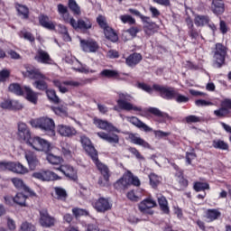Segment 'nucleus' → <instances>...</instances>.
<instances>
[{
    "mask_svg": "<svg viewBox=\"0 0 231 231\" xmlns=\"http://www.w3.org/2000/svg\"><path fill=\"white\" fill-rule=\"evenodd\" d=\"M196 192H201V190H210V185L207 182H195L193 186Z\"/></svg>",
    "mask_w": 231,
    "mask_h": 231,
    "instance_id": "obj_44",
    "label": "nucleus"
},
{
    "mask_svg": "<svg viewBox=\"0 0 231 231\" xmlns=\"http://www.w3.org/2000/svg\"><path fill=\"white\" fill-rule=\"evenodd\" d=\"M20 36L23 37V39H26L27 41H30L31 42H33V41H35V38L33 37V35L31 32H28L26 31H22L20 32Z\"/></svg>",
    "mask_w": 231,
    "mask_h": 231,
    "instance_id": "obj_62",
    "label": "nucleus"
},
{
    "mask_svg": "<svg viewBox=\"0 0 231 231\" xmlns=\"http://www.w3.org/2000/svg\"><path fill=\"white\" fill-rule=\"evenodd\" d=\"M20 231H35V226L31 223L24 222L21 225Z\"/></svg>",
    "mask_w": 231,
    "mask_h": 231,
    "instance_id": "obj_60",
    "label": "nucleus"
},
{
    "mask_svg": "<svg viewBox=\"0 0 231 231\" xmlns=\"http://www.w3.org/2000/svg\"><path fill=\"white\" fill-rule=\"evenodd\" d=\"M32 178L40 180L41 181H53L55 180H60L59 175L53 171H42L32 173Z\"/></svg>",
    "mask_w": 231,
    "mask_h": 231,
    "instance_id": "obj_10",
    "label": "nucleus"
},
{
    "mask_svg": "<svg viewBox=\"0 0 231 231\" xmlns=\"http://www.w3.org/2000/svg\"><path fill=\"white\" fill-rule=\"evenodd\" d=\"M92 160L103 176H109V168L98 161V153H96V158Z\"/></svg>",
    "mask_w": 231,
    "mask_h": 231,
    "instance_id": "obj_30",
    "label": "nucleus"
},
{
    "mask_svg": "<svg viewBox=\"0 0 231 231\" xmlns=\"http://www.w3.org/2000/svg\"><path fill=\"white\" fill-rule=\"evenodd\" d=\"M101 77H106V79H117L120 75L116 70L104 69L101 71Z\"/></svg>",
    "mask_w": 231,
    "mask_h": 231,
    "instance_id": "obj_45",
    "label": "nucleus"
},
{
    "mask_svg": "<svg viewBox=\"0 0 231 231\" xmlns=\"http://www.w3.org/2000/svg\"><path fill=\"white\" fill-rule=\"evenodd\" d=\"M46 160L51 165H60V163H62V162H64L62 157L57 156V155H54V154L49 153V152H47Z\"/></svg>",
    "mask_w": 231,
    "mask_h": 231,
    "instance_id": "obj_38",
    "label": "nucleus"
},
{
    "mask_svg": "<svg viewBox=\"0 0 231 231\" xmlns=\"http://www.w3.org/2000/svg\"><path fill=\"white\" fill-rule=\"evenodd\" d=\"M18 136L19 139L23 142H26V143H30V140H32V134L30 133V129L28 125L24 123L18 124Z\"/></svg>",
    "mask_w": 231,
    "mask_h": 231,
    "instance_id": "obj_14",
    "label": "nucleus"
},
{
    "mask_svg": "<svg viewBox=\"0 0 231 231\" xmlns=\"http://www.w3.org/2000/svg\"><path fill=\"white\" fill-rule=\"evenodd\" d=\"M195 24L197 26H205V24H208V17L203 15H197L195 17Z\"/></svg>",
    "mask_w": 231,
    "mask_h": 231,
    "instance_id": "obj_50",
    "label": "nucleus"
},
{
    "mask_svg": "<svg viewBox=\"0 0 231 231\" xmlns=\"http://www.w3.org/2000/svg\"><path fill=\"white\" fill-rule=\"evenodd\" d=\"M10 77V70L5 69L0 71V82H6Z\"/></svg>",
    "mask_w": 231,
    "mask_h": 231,
    "instance_id": "obj_61",
    "label": "nucleus"
},
{
    "mask_svg": "<svg viewBox=\"0 0 231 231\" xmlns=\"http://www.w3.org/2000/svg\"><path fill=\"white\" fill-rule=\"evenodd\" d=\"M220 106L221 107H225L228 111V109H231V99L226 98L222 100Z\"/></svg>",
    "mask_w": 231,
    "mask_h": 231,
    "instance_id": "obj_64",
    "label": "nucleus"
},
{
    "mask_svg": "<svg viewBox=\"0 0 231 231\" xmlns=\"http://www.w3.org/2000/svg\"><path fill=\"white\" fill-rule=\"evenodd\" d=\"M58 12L61 15L64 23H67V24H69L73 17L69 15V13H68V7L60 4L58 5Z\"/></svg>",
    "mask_w": 231,
    "mask_h": 231,
    "instance_id": "obj_27",
    "label": "nucleus"
},
{
    "mask_svg": "<svg viewBox=\"0 0 231 231\" xmlns=\"http://www.w3.org/2000/svg\"><path fill=\"white\" fill-rule=\"evenodd\" d=\"M104 33H105L106 39H108V41H111L112 42H116V41H118V35H116V32H115V31H113V28H111L109 26L105 28Z\"/></svg>",
    "mask_w": 231,
    "mask_h": 231,
    "instance_id": "obj_39",
    "label": "nucleus"
},
{
    "mask_svg": "<svg viewBox=\"0 0 231 231\" xmlns=\"http://www.w3.org/2000/svg\"><path fill=\"white\" fill-rule=\"evenodd\" d=\"M53 112L58 116L66 117L68 116V108L66 106H57L53 108Z\"/></svg>",
    "mask_w": 231,
    "mask_h": 231,
    "instance_id": "obj_51",
    "label": "nucleus"
},
{
    "mask_svg": "<svg viewBox=\"0 0 231 231\" xmlns=\"http://www.w3.org/2000/svg\"><path fill=\"white\" fill-rule=\"evenodd\" d=\"M16 10L19 15L23 17V19H28L30 15V10L28 9V7H26V5H16Z\"/></svg>",
    "mask_w": 231,
    "mask_h": 231,
    "instance_id": "obj_41",
    "label": "nucleus"
},
{
    "mask_svg": "<svg viewBox=\"0 0 231 231\" xmlns=\"http://www.w3.org/2000/svg\"><path fill=\"white\" fill-rule=\"evenodd\" d=\"M13 185H14L15 189H18L19 190H23L24 192H32L31 189L24 184V181L19 178H13L11 180Z\"/></svg>",
    "mask_w": 231,
    "mask_h": 231,
    "instance_id": "obj_32",
    "label": "nucleus"
},
{
    "mask_svg": "<svg viewBox=\"0 0 231 231\" xmlns=\"http://www.w3.org/2000/svg\"><path fill=\"white\" fill-rule=\"evenodd\" d=\"M205 217L208 219V221H216V219H218L221 217V211L219 209H208L205 212Z\"/></svg>",
    "mask_w": 231,
    "mask_h": 231,
    "instance_id": "obj_28",
    "label": "nucleus"
},
{
    "mask_svg": "<svg viewBox=\"0 0 231 231\" xmlns=\"http://www.w3.org/2000/svg\"><path fill=\"white\" fill-rule=\"evenodd\" d=\"M34 59L37 62H41L42 64H51V58L50 57V54L42 49L37 51Z\"/></svg>",
    "mask_w": 231,
    "mask_h": 231,
    "instance_id": "obj_19",
    "label": "nucleus"
},
{
    "mask_svg": "<svg viewBox=\"0 0 231 231\" xmlns=\"http://www.w3.org/2000/svg\"><path fill=\"white\" fill-rule=\"evenodd\" d=\"M40 24L43 26V28H47V30H55V23L50 21V17L46 15H41L39 17Z\"/></svg>",
    "mask_w": 231,
    "mask_h": 231,
    "instance_id": "obj_33",
    "label": "nucleus"
},
{
    "mask_svg": "<svg viewBox=\"0 0 231 231\" xmlns=\"http://www.w3.org/2000/svg\"><path fill=\"white\" fill-rule=\"evenodd\" d=\"M69 24H70L74 30H89L92 26L91 21L88 18H80L78 21L72 18L70 22H69Z\"/></svg>",
    "mask_w": 231,
    "mask_h": 231,
    "instance_id": "obj_11",
    "label": "nucleus"
},
{
    "mask_svg": "<svg viewBox=\"0 0 231 231\" xmlns=\"http://www.w3.org/2000/svg\"><path fill=\"white\" fill-rule=\"evenodd\" d=\"M0 171H10L15 174H28L29 171L21 162H0Z\"/></svg>",
    "mask_w": 231,
    "mask_h": 231,
    "instance_id": "obj_5",
    "label": "nucleus"
},
{
    "mask_svg": "<svg viewBox=\"0 0 231 231\" xmlns=\"http://www.w3.org/2000/svg\"><path fill=\"white\" fill-rule=\"evenodd\" d=\"M213 53L214 64H216L217 68H221L225 64V59H226V47L221 43H217Z\"/></svg>",
    "mask_w": 231,
    "mask_h": 231,
    "instance_id": "obj_6",
    "label": "nucleus"
},
{
    "mask_svg": "<svg viewBox=\"0 0 231 231\" xmlns=\"http://www.w3.org/2000/svg\"><path fill=\"white\" fill-rule=\"evenodd\" d=\"M23 77L26 79H34L36 81L33 83V86L36 89H40V91H44L48 89V84L46 81L48 78L44 74L42 73L38 69H27L24 72H23Z\"/></svg>",
    "mask_w": 231,
    "mask_h": 231,
    "instance_id": "obj_2",
    "label": "nucleus"
},
{
    "mask_svg": "<svg viewBox=\"0 0 231 231\" xmlns=\"http://www.w3.org/2000/svg\"><path fill=\"white\" fill-rule=\"evenodd\" d=\"M74 64H79V66H74L73 67V69L75 71H79V73H85V74H88V73H97V70L89 69L88 68V66L80 63V61H79L78 60H74Z\"/></svg>",
    "mask_w": 231,
    "mask_h": 231,
    "instance_id": "obj_31",
    "label": "nucleus"
},
{
    "mask_svg": "<svg viewBox=\"0 0 231 231\" xmlns=\"http://www.w3.org/2000/svg\"><path fill=\"white\" fill-rule=\"evenodd\" d=\"M25 159L27 160L31 171H35V168L39 165V159H37V155H35L32 151H26Z\"/></svg>",
    "mask_w": 231,
    "mask_h": 231,
    "instance_id": "obj_20",
    "label": "nucleus"
},
{
    "mask_svg": "<svg viewBox=\"0 0 231 231\" xmlns=\"http://www.w3.org/2000/svg\"><path fill=\"white\" fill-rule=\"evenodd\" d=\"M128 138L132 143L134 145H140L143 147V149H151V144L147 143V141L142 139V137L138 136V134H129Z\"/></svg>",
    "mask_w": 231,
    "mask_h": 231,
    "instance_id": "obj_18",
    "label": "nucleus"
},
{
    "mask_svg": "<svg viewBox=\"0 0 231 231\" xmlns=\"http://www.w3.org/2000/svg\"><path fill=\"white\" fill-rule=\"evenodd\" d=\"M184 122H186V124H198L199 122H201V117L188 116L184 118Z\"/></svg>",
    "mask_w": 231,
    "mask_h": 231,
    "instance_id": "obj_57",
    "label": "nucleus"
},
{
    "mask_svg": "<svg viewBox=\"0 0 231 231\" xmlns=\"http://www.w3.org/2000/svg\"><path fill=\"white\" fill-rule=\"evenodd\" d=\"M32 127H39L47 133L49 136H55V121L50 117H41L30 122Z\"/></svg>",
    "mask_w": 231,
    "mask_h": 231,
    "instance_id": "obj_4",
    "label": "nucleus"
},
{
    "mask_svg": "<svg viewBox=\"0 0 231 231\" xmlns=\"http://www.w3.org/2000/svg\"><path fill=\"white\" fill-rule=\"evenodd\" d=\"M72 213L76 217H79V216H88V211L80 208H73Z\"/></svg>",
    "mask_w": 231,
    "mask_h": 231,
    "instance_id": "obj_63",
    "label": "nucleus"
},
{
    "mask_svg": "<svg viewBox=\"0 0 231 231\" xmlns=\"http://www.w3.org/2000/svg\"><path fill=\"white\" fill-rule=\"evenodd\" d=\"M128 151L129 152H131V154H134V156H135L137 160H140L141 162H143L145 160V157H143V155H142V153H140V151H138L136 148L130 147Z\"/></svg>",
    "mask_w": 231,
    "mask_h": 231,
    "instance_id": "obj_55",
    "label": "nucleus"
},
{
    "mask_svg": "<svg viewBox=\"0 0 231 231\" xmlns=\"http://www.w3.org/2000/svg\"><path fill=\"white\" fill-rule=\"evenodd\" d=\"M97 23L100 26V28H103V30H106V28L109 27L107 25V20H106V16L99 14L97 18Z\"/></svg>",
    "mask_w": 231,
    "mask_h": 231,
    "instance_id": "obj_53",
    "label": "nucleus"
},
{
    "mask_svg": "<svg viewBox=\"0 0 231 231\" xmlns=\"http://www.w3.org/2000/svg\"><path fill=\"white\" fill-rule=\"evenodd\" d=\"M9 91H11V93H14V95H18V96H21L23 93V88L17 83L11 84L9 86Z\"/></svg>",
    "mask_w": 231,
    "mask_h": 231,
    "instance_id": "obj_48",
    "label": "nucleus"
},
{
    "mask_svg": "<svg viewBox=\"0 0 231 231\" xmlns=\"http://www.w3.org/2000/svg\"><path fill=\"white\" fill-rule=\"evenodd\" d=\"M94 80H97V79L89 78L79 81L53 79L52 84L55 88H58L60 93H68V91H69V88H80L87 84H92Z\"/></svg>",
    "mask_w": 231,
    "mask_h": 231,
    "instance_id": "obj_1",
    "label": "nucleus"
},
{
    "mask_svg": "<svg viewBox=\"0 0 231 231\" xmlns=\"http://www.w3.org/2000/svg\"><path fill=\"white\" fill-rule=\"evenodd\" d=\"M55 192L57 195L58 199H66L68 194L64 189L55 188Z\"/></svg>",
    "mask_w": 231,
    "mask_h": 231,
    "instance_id": "obj_58",
    "label": "nucleus"
},
{
    "mask_svg": "<svg viewBox=\"0 0 231 231\" xmlns=\"http://www.w3.org/2000/svg\"><path fill=\"white\" fill-rule=\"evenodd\" d=\"M56 131L60 136L65 138H69L77 134V130H75V128L66 125H58L56 126Z\"/></svg>",
    "mask_w": 231,
    "mask_h": 231,
    "instance_id": "obj_15",
    "label": "nucleus"
},
{
    "mask_svg": "<svg viewBox=\"0 0 231 231\" xmlns=\"http://www.w3.org/2000/svg\"><path fill=\"white\" fill-rule=\"evenodd\" d=\"M154 91H158L162 98H166V100H172V98H176V95L178 92L174 90L173 88L163 87L158 84L153 85Z\"/></svg>",
    "mask_w": 231,
    "mask_h": 231,
    "instance_id": "obj_9",
    "label": "nucleus"
},
{
    "mask_svg": "<svg viewBox=\"0 0 231 231\" xmlns=\"http://www.w3.org/2000/svg\"><path fill=\"white\" fill-rule=\"evenodd\" d=\"M80 47L86 53H97L98 51V43L95 40H80Z\"/></svg>",
    "mask_w": 231,
    "mask_h": 231,
    "instance_id": "obj_13",
    "label": "nucleus"
},
{
    "mask_svg": "<svg viewBox=\"0 0 231 231\" xmlns=\"http://www.w3.org/2000/svg\"><path fill=\"white\" fill-rule=\"evenodd\" d=\"M23 91L26 94V99L31 102V104H37V100H39V94L34 92L29 87H24Z\"/></svg>",
    "mask_w": 231,
    "mask_h": 231,
    "instance_id": "obj_26",
    "label": "nucleus"
},
{
    "mask_svg": "<svg viewBox=\"0 0 231 231\" xmlns=\"http://www.w3.org/2000/svg\"><path fill=\"white\" fill-rule=\"evenodd\" d=\"M212 8L214 14H223L225 12V3H223V0H213Z\"/></svg>",
    "mask_w": 231,
    "mask_h": 231,
    "instance_id": "obj_36",
    "label": "nucleus"
},
{
    "mask_svg": "<svg viewBox=\"0 0 231 231\" xmlns=\"http://www.w3.org/2000/svg\"><path fill=\"white\" fill-rule=\"evenodd\" d=\"M137 87L139 88V89H143V91H145L146 93L150 94H152V91L154 90V85L151 87L150 85L145 83H138Z\"/></svg>",
    "mask_w": 231,
    "mask_h": 231,
    "instance_id": "obj_56",
    "label": "nucleus"
},
{
    "mask_svg": "<svg viewBox=\"0 0 231 231\" xmlns=\"http://www.w3.org/2000/svg\"><path fill=\"white\" fill-rule=\"evenodd\" d=\"M97 136L101 138L102 140H106V142H108V143H120V137L117 134H108L104 132L97 133Z\"/></svg>",
    "mask_w": 231,
    "mask_h": 231,
    "instance_id": "obj_25",
    "label": "nucleus"
},
{
    "mask_svg": "<svg viewBox=\"0 0 231 231\" xmlns=\"http://www.w3.org/2000/svg\"><path fill=\"white\" fill-rule=\"evenodd\" d=\"M47 97L50 100L54 102L55 104H59V97H57V94L55 93V90L53 89H49L46 91Z\"/></svg>",
    "mask_w": 231,
    "mask_h": 231,
    "instance_id": "obj_54",
    "label": "nucleus"
},
{
    "mask_svg": "<svg viewBox=\"0 0 231 231\" xmlns=\"http://www.w3.org/2000/svg\"><path fill=\"white\" fill-rule=\"evenodd\" d=\"M111 203L107 199L100 198L94 204V208L97 212H107V210H111Z\"/></svg>",
    "mask_w": 231,
    "mask_h": 231,
    "instance_id": "obj_17",
    "label": "nucleus"
},
{
    "mask_svg": "<svg viewBox=\"0 0 231 231\" xmlns=\"http://www.w3.org/2000/svg\"><path fill=\"white\" fill-rule=\"evenodd\" d=\"M132 98L133 97H131L129 94L120 93L117 100V105L120 109H124V111H142V107L129 103Z\"/></svg>",
    "mask_w": 231,
    "mask_h": 231,
    "instance_id": "obj_7",
    "label": "nucleus"
},
{
    "mask_svg": "<svg viewBox=\"0 0 231 231\" xmlns=\"http://www.w3.org/2000/svg\"><path fill=\"white\" fill-rule=\"evenodd\" d=\"M58 32L63 35V39L66 42H69L71 41V37H69V33L68 32V28H66V26L62 24L58 25Z\"/></svg>",
    "mask_w": 231,
    "mask_h": 231,
    "instance_id": "obj_43",
    "label": "nucleus"
},
{
    "mask_svg": "<svg viewBox=\"0 0 231 231\" xmlns=\"http://www.w3.org/2000/svg\"><path fill=\"white\" fill-rule=\"evenodd\" d=\"M213 147L215 149H221L222 151H226L228 149V144L222 140H214Z\"/></svg>",
    "mask_w": 231,
    "mask_h": 231,
    "instance_id": "obj_47",
    "label": "nucleus"
},
{
    "mask_svg": "<svg viewBox=\"0 0 231 231\" xmlns=\"http://www.w3.org/2000/svg\"><path fill=\"white\" fill-rule=\"evenodd\" d=\"M157 199L159 207L163 214H169V202L167 201V199L163 195H159L157 196Z\"/></svg>",
    "mask_w": 231,
    "mask_h": 231,
    "instance_id": "obj_34",
    "label": "nucleus"
},
{
    "mask_svg": "<svg viewBox=\"0 0 231 231\" xmlns=\"http://www.w3.org/2000/svg\"><path fill=\"white\" fill-rule=\"evenodd\" d=\"M15 104H17V101L5 100L0 106L2 109H23V105L15 106Z\"/></svg>",
    "mask_w": 231,
    "mask_h": 231,
    "instance_id": "obj_37",
    "label": "nucleus"
},
{
    "mask_svg": "<svg viewBox=\"0 0 231 231\" xmlns=\"http://www.w3.org/2000/svg\"><path fill=\"white\" fill-rule=\"evenodd\" d=\"M144 22V33L147 35V37H151V35H154L156 32H158V24L152 22H147L149 19L143 20Z\"/></svg>",
    "mask_w": 231,
    "mask_h": 231,
    "instance_id": "obj_21",
    "label": "nucleus"
},
{
    "mask_svg": "<svg viewBox=\"0 0 231 231\" xmlns=\"http://www.w3.org/2000/svg\"><path fill=\"white\" fill-rule=\"evenodd\" d=\"M149 178L152 187H158L162 183V178L155 173H151Z\"/></svg>",
    "mask_w": 231,
    "mask_h": 231,
    "instance_id": "obj_49",
    "label": "nucleus"
},
{
    "mask_svg": "<svg viewBox=\"0 0 231 231\" xmlns=\"http://www.w3.org/2000/svg\"><path fill=\"white\" fill-rule=\"evenodd\" d=\"M26 199H28V197L19 192L14 197V203H16L20 207H26Z\"/></svg>",
    "mask_w": 231,
    "mask_h": 231,
    "instance_id": "obj_40",
    "label": "nucleus"
},
{
    "mask_svg": "<svg viewBox=\"0 0 231 231\" xmlns=\"http://www.w3.org/2000/svg\"><path fill=\"white\" fill-rule=\"evenodd\" d=\"M57 171H60L63 174L67 176V178H69L70 180H73L76 181L77 180V171L73 169V167L66 164V165H61L60 168L57 169Z\"/></svg>",
    "mask_w": 231,
    "mask_h": 231,
    "instance_id": "obj_23",
    "label": "nucleus"
},
{
    "mask_svg": "<svg viewBox=\"0 0 231 231\" xmlns=\"http://www.w3.org/2000/svg\"><path fill=\"white\" fill-rule=\"evenodd\" d=\"M140 32V29L138 27H131L126 32L123 33V41H129V38H127V33L131 35L132 38L136 37L137 33Z\"/></svg>",
    "mask_w": 231,
    "mask_h": 231,
    "instance_id": "obj_42",
    "label": "nucleus"
},
{
    "mask_svg": "<svg viewBox=\"0 0 231 231\" xmlns=\"http://www.w3.org/2000/svg\"><path fill=\"white\" fill-rule=\"evenodd\" d=\"M131 185L134 187H140V179L134 176L131 171H127L115 183V189L117 190H127Z\"/></svg>",
    "mask_w": 231,
    "mask_h": 231,
    "instance_id": "obj_3",
    "label": "nucleus"
},
{
    "mask_svg": "<svg viewBox=\"0 0 231 231\" xmlns=\"http://www.w3.org/2000/svg\"><path fill=\"white\" fill-rule=\"evenodd\" d=\"M120 19L122 21V23H124V24L128 23V24H134V23H136V20H134V18H132L131 15H121Z\"/></svg>",
    "mask_w": 231,
    "mask_h": 231,
    "instance_id": "obj_59",
    "label": "nucleus"
},
{
    "mask_svg": "<svg viewBox=\"0 0 231 231\" xmlns=\"http://www.w3.org/2000/svg\"><path fill=\"white\" fill-rule=\"evenodd\" d=\"M142 60V55L139 53H134L129 56V58H126L125 63L127 66L133 67L136 66L140 61Z\"/></svg>",
    "mask_w": 231,
    "mask_h": 231,
    "instance_id": "obj_35",
    "label": "nucleus"
},
{
    "mask_svg": "<svg viewBox=\"0 0 231 231\" xmlns=\"http://www.w3.org/2000/svg\"><path fill=\"white\" fill-rule=\"evenodd\" d=\"M93 123L97 127H98V129H102L103 131H107L108 133H120L118 128L115 127L111 123L107 121L95 117Z\"/></svg>",
    "mask_w": 231,
    "mask_h": 231,
    "instance_id": "obj_12",
    "label": "nucleus"
},
{
    "mask_svg": "<svg viewBox=\"0 0 231 231\" xmlns=\"http://www.w3.org/2000/svg\"><path fill=\"white\" fill-rule=\"evenodd\" d=\"M126 120L130 122V124H133V125H135V127L143 129L145 133H151L152 131V128L140 121L136 116L126 117Z\"/></svg>",
    "mask_w": 231,
    "mask_h": 231,
    "instance_id": "obj_22",
    "label": "nucleus"
},
{
    "mask_svg": "<svg viewBox=\"0 0 231 231\" xmlns=\"http://www.w3.org/2000/svg\"><path fill=\"white\" fill-rule=\"evenodd\" d=\"M230 111L224 106H221L219 109L214 111L215 116L218 118H225L226 115H229Z\"/></svg>",
    "mask_w": 231,
    "mask_h": 231,
    "instance_id": "obj_52",
    "label": "nucleus"
},
{
    "mask_svg": "<svg viewBox=\"0 0 231 231\" xmlns=\"http://www.w3.org/2000/svg\"><path fill=\"white\" fill-rule=\"evenodd\" d=\"M40 224L42 226H45L46 228L50 226H53L55 225V219L48 214V211L41 212Z\"/></svg>",
    "mask_w": 231,
    "mask_h": 231,
    "instance_id": "obj_24",
    "label": "nucleus"
},
{
    "mask_svg": "<svg viewBox=\"0 0 231 231\" xmlns=\"http://www.w3.org/2000/svg\"><path fill=\"white\" fill-rule=\"evenodd\" d=\"M69 8L73 12L74 15H80V6L75 0H69Z\"/></svg>",
    "mask_w": 231,
    "mask_h": 231,
    "instance_id": "obj_46",
    "label": "nucleus"
},
{
    "mask_svg": "<svg viewBox=\"0 0 231 231\" xmlns=\"http://www.w3.org/2000/svg\"><path fill=\"white\" fill-rule=\"evenodd\" d=\"M35 151H42L43 152H50L51 151V144L41 137H33L28 143Z\"/></svg>",
    "mask_w": 231,
    "mask_h": 231,
    "instance_id": "obj_8",
    "label": "nucleus"
},
{
    "mask_svg": "<svg viewBox=\"0 0 231 231\" xmlns=\"http://www.w3.org/2000/svg\"><path fill=\"white\" fill-rule=\"evenodd\" d=\"M81 143L86 152H88V154L90 156L92 160H95L97 158V154L98 153L97 152L95 147L92 146L91 140H89V138H88L86 135H82Z\"/></svg>",
    "mask_w": 231,
    "mask_h": 231,
    "instance_id": "obj_16",
    "label": "nucleus"
},
{
    "mask_svg": "<svg viewBox=\"0 0 231 231\" xmlns=\"http://www.w3.org/2000/svg\"><path fill=\"white\" fill-rule=\"evenodd\" d=\"M156 207V201L152 199H144L139 204V210L141 212H147L149 208H154Z\"/></svg>",
    "mask_w": 231,
    "mask_h": 231,
    "instance_id": "obj_29",
    "label": "nucleus"
}]
</instances>
